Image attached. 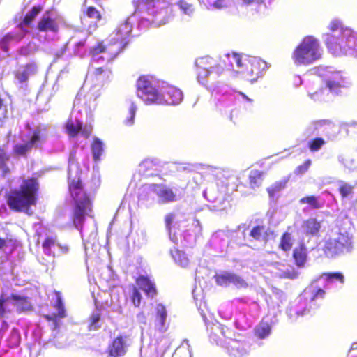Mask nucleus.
Instances as JSON below:
<instances>
[{
  "label": "nucleus",
  "instance_id": "1",
  "mask_svg": "<svg viewBox=\"0 0 357 357\" xmlns=\"http://www.w3.org/2000/svg\"><path fill=\"white\" fill-rule=\"evenodd\" d=\"M39 188V182L36 178L24 179L19 188L11 189L6 193L8 206L14 212L31 215V207L37 204Z\"/></svg>",
  "mask_w": 357,
  "mask_h": 357
},
{
  "label": "nucleus",
  "instance_id": "2",
  "mask_svg": "<svg viewBox=\"0 0 357 357\" xmlns=\"http://www.w3.org/2000/svg\"><path fill=\"white\" fill-rule=\"evenodd\" d=\"M68 192L73 200L70 220L79 230H82L86 217L93 211V199L84 188L80 178H68Z\"/></svg>",
  "mask_w": 357,
  "mask_h": 357
},
{
  "label": "nucleus",
  "instance_id": "3",
  "mask_svg": "<svg viewBox=\"0 0 357 357\" xmlns=\"http://www.w3.org/2000/svg\"><path fill=\"white\" fill-rule=\"evenodd\" d=\"M130 30L126 24L119 26L116 31V36L109 42L98 41L89 51V55L94 60H105L107 63L114 61L128 44Z\"/></svg>",
  "mask_w": 357,
  "mask_h": 357
},
{
  "label": "nucleus",
  "instance_id": "4",
  "mask_svg": "<svg viewBox=\"0 0 357 357\" xmlns=\"http://www.w3.org/2000/svg\"><path fill=\"white\" fill-rule=\"evenodd\" d=\"M231 59H233L236 62V66L241 68L239 72L244 75L247 80L251 82L257 81L268 68L266 62L259 58L249 56L242 60L241 56L239 54L231 52L227 54L220 61L223 64L222 66L220 63L218 64L221 71L233 69Z\"/></svg>",
  "mask_w": 357,
  "mask_h": 357
},
{
  "label": "nucleus",
  "instance_id": "5",
  "mask_svg": "<svg viewBox=\"0 0 357 357\" xmlns=\"http://www.w3.org/2000/svg\"><path fill=\"white\" fill-rule=\"evenodd\" d=\"M322 49L319 40L314 36L304 37L296 47L291 59L296 66H309L319 60L322 56Z\"/></svg>",
  "mask_w": 357,
  "mask_h": 357
},
{
  "label": "nucleus",
  "instance_id": "6",
  "mask_svg": "<svg viewBox=\"0 0 357 357\" xmlns=\"http://www.w3.org/2000/svg\"><path fill=\"white\" fill-rule=\"evenodd\" d=\"M226 337L224 326L221 324H213L210 327L209 338L211 342L216 344H222L226 341L225 347L229 354L234 357H242L246 353L244 344L236 339H227Z\"/></svg>",
  "mask_w": 357,
  "mask_h": 357
},
{
  "label": "nucleus",
  "instance_id": "7",
  "mask_svg": "<svg viewBox=\"0 0 357 357\" xmlns=\"http://www.w3.org/2000/svg\"><path fill=\"white\" fill-rule=\"evenodd\" d=\"M353 244L348 233H340L336 238H329L323 246L324 255L329 258L345 255L351 251Z\"/></svg>",
  "mask_w": 357,
  "mask_h": 357
},
{
  "label": "nucleus",
  "instance_id": "8",
  "mask_svg": "<svg viewBox=\"0 0 357 357\" xmlns=\"http://www.w3.org/2000/svg\"><path fill=\"white\" fill-rule=\"evenodd\" d=\"M137 89L139 97L146 104H158L160 102V93L147 76L142 75L138 78Z\"/></svg>",
  "mask_w": 357,
  "mask_h": 357
},
{
  "label": "nucleus",
  "instance_id": "9",
  "mask_svg": "<svg viewBox=\"0 0 357 357\" xmlns=\"http://www.w3.org/2000/svg\"><path fill=\"white\" fill-rule=\"evenodd\" d=\"M327 48L331 53L335 56L347 54L349 49H357V32L351 30V33L342 40V43H337V39L333 35L328 36Z\"/></svg>",
  "mask_w": 357,
  "mask_h": 357
},
{
  "label": "nucleus",
  "instance_id": "10",
  "mask_svg": "<svg viewBox=\"0 0 357 357\" xmlns=\"http://www.w3.org/2000/svg\"><path fill=\"white\" fill-rule=\"evenodd\" d=\"M129 346V335L119 334L108 344L106 353L109 357H121L126 354Z\"/></svg>",
  "mask_w": 357,
  "mask_h": 357
},
{
  "label": "nucleus",
  "instance_id": "11",
  "mask_svg": "<svg viewBox=\"0 0 357 357\" xmlns=\"http://www.w3.org/2000/svg\"><path fill=\"white\" fill-rule=\"evenodd\" d=\"M160 102L158 104H167L170 105H176L180 104L183 99L182 91L172 85H168L164 88L160 93Z\"/></svg>",
  "mask_w": 357,
  "mask_h": 357
},
{
  "label": "nucleus",
  "instance_id": "12",
  "mask_svg": "<svg viewBox=\"0 0 357 357\" xmlns=\"http://www.w3.org/2000/svg\"><path fill=\"white\" fill-rule=\"evenodd\" d=\"M56 245H59L56 236H47L44 238L41 247L43 252L47 257V259L42 257L40 261L41 264L45 266H48L54 262L55 254L53 250Z\"/></svg>",
  "mask_w": 357,
  "mask_h": 357
},
{
  "label": "nucleus",
  "instance_id": "13",
  "mask_svg": "<svg viewBox=\"0 0 357 357\" xmlns=\"http://www.w3.org/2000/svg\"><path fill=\"white\" fill-rule=\"evenodd\" d=\"M328 29L331 33L325 34L326 45L327 46V40L329 35H333L337 39V43H342V40H344L346 36H350L351 29L347 27H344L342 23L337 20H333L328 25Z\"/></svg>",
  "mask_w": 357,
  "mask_h": 357
},
{
  "label": "nucleus",
  "instance_id": "14",
  "mask_svg": "<svg viewBox=\"0 0 357 357\" xmlns=\"http://www.w3.org/2000/svg\"><path fill=\"white\" fill-rule=\"evenodd\" d=\"M215 283L218 286L227 287L230 284H233L236 286H243L245 282L243 278L240 276L230 272H222L220 273H216L213 276Z\"/></svg>",
  "mask_w": 357,
  "mask_h": 357
},
{
  "label": "nucleus",
  "instance_id": "15",
  "mask_svg": "<svg viewBox=\"0 0 357 357\" xmlns=\"http://www.w3.org/2000/svg\"><path fill=\"white\" fill-rule=\"evenodd\" d=\"M54 294L56 296V299L53 306L58 310V312L57 313H52L51 314H45L43 315V317L48 321H52L54 325V328L56 329L59 327L58 320L66 317V314L60 292L55 291Z\"/></svg>",
  "mask_w": 357,
  "mask_h": 357
},
{
  "label": "nucleus",
  "instance_id": "16",
  "mask_svg": "<svg viewBox=\"0 0 357 357\" xmlns=\"http://www.w3.org/2000/svg\"><path fill=\"white\" fill-rule=\"evenodd\" d=\"M138 289L144 291L147 298H153L158 294V290L155 282L148 276L139 275L135 279Z\"/></svg>",
  "mask_w": 357,
  "mask_h": 357
},
{
  "label": "nucleus",
  "instance_id": "17",
  "mask_svg": "<svg viewBox=\"0 0 357 357\" xmlns=\"http://www.w3.org/2000/svg\"><path fill=\"white\" fill-rule=\"evenodd\" d=\"M47 12L39 20L36 29L40 32L57 33L59 29V24L54 18L51 17Z\"/></svg>",
  "mask_w": 357,
  "mask_h": 357
},
{
  "label": "nucleus",
  "instance_id": "18",
  "mask_svg": "<svg viewBox=\"0 0 357 357\" xmlns=\"http://www.w3.org/2000/svg\"><path fill=\"white\" fill-rule=\"evenodd\" d=\"M195 65L199 76L206 77L215 68V61L209 56L200 57L196 60Z\"/></svg>",
  "mask_w": 357,
  "mask_h": 357
},
{
  "label": "nucleus",
  "instance_id": "19",
  "mask_svg": "<svg viewBox=\"0 0 357 357\" xmlns=\"http://www.w3.org/2000/svg\"><path fill=\"white\" fill-rule=\"evenodd\" d=\"M155 312L154 317L155 328L160 332L167 330L168 325L166 324L167 312L165 305L158 303L155 306Z\"/></svg>",
  "mask_w": 357,
  "mask_h": 357
},
{
  "label": "nucleus",
  "instance_id": "20",
  "mask_svg": "<svg viewBox=\"0 0 357 357\" xmlns=\"http://www.w3.org/2000/svg\"><path fill=\"white\" fill-rule=\"evenodd\" d=\"M325 84L330 92L335 94H338L342 88L346 87L344 79L339 73H333L325 80Z\"/></svg>",
  "mask_w": 357,
  "mask_h": 357
},
{
  "label": "nucleus",
  "instance_id": "21",
  "mask_svg": "<svg viewBox=\"0 0 357 357\" xmlns=\"http://www.w3.org/2000/svg\"><path fill=\"white\" fill-rule=\"evenodd\" d=\"M9 298L13 301V304L16 307V310L19 313L33 310V305L28 296L12 294Z\"/></svg>",
  "mask_w": 357,
  "mask_h": 357
},
{
  "label": "nucleus",
  "instance_id": "22",
  "mask_svg": "<svg viewBox=\"0 0 357 357\" xmlns=\"http://www.w3.org/2000/svg\"><path fill=\"white\" fill-rule=\"evenodd\" d=\"M294 264L298 267H304L307 260V252L304 243L298 244L292 252Z\"/></svg>",
  "mask_w": 357,
  "mask_h": 357
},
{
  "label": "nucleus",
  "instance_id": "23",
  "mask_svg": "<svg viewBox=\"0 0 357 357\" xmlns=\"http://www.w3.org/2000/svg\"><path fill=\"white\" fill-rule=\"evenodd\" d=\"M303 227L306 235L317 236L319 234L321 225V222L315 218H310L303 222Z\"/></svg>",
  "mask_w": 357,
  "mask_h": 357
},
{
  "label": "nucleus",
  "instance_id": "24",
  "mask_svg": "<svg viewBox=\"0 0 357 357\" xmlns=\"http://www.w3.org/2000/svg\"><path fill=\"white\" fill-rule=\"evenodd\" d=\"M66 132L70 137H75L81 132L82 123L78 120L68 119L65 124Z\"/></svg>",
  "mask_w": 357,
  "mask_h": 357
},
{
  "label": "nucleus",
  "instance_id": "25",
  "mask_svg": "<svg viewBox=\"0 0 357 357\" xmlns=\"http://www.w3.org/2000/svg\"><path fill=\"white\" fill-rule=\"evenodd\" d=\"M294 237L292 234L288 231L282 233L280 238L278 248L285 252H289L294 245Z\"/></svg>",
  "mask_w": 357,
  "mask_h": 357
},
{
  "label": "nucleus",
  "instance_id": "26",
  "mask_svg": "<svg viewBox=\"0 0 357 357\" xmlns=\"http://www.w3.org/2000/svg\"><path fill=\"white\" fill-rule=\"evenodd\" d=\"M158 163L153 159L146 158L139 164V171L147 176L153 175L158 171Z\"/></svg>",
  "mask_w": 357,
  "mask_h": 357
},
{
  "label": "nucleus",
  "instance_id": "27",
  "mask_svg": "<svg viewBox=\"0 0 357 357\" xmlns=\"http://www.w3.org/2000/svg\"><path fill=\"white\" fill-rule=\"evenodd\" d=\"M157 195L163 203L174 202L177 200L176 195L173 190L167 186H162Z\"/></svg>",
  "mask_w": 357,
  "mask_h": 357
},
{
  "label": "nucleus",
  "instance_id": "28",
  "mask_svg": "<svg viewBox=\"0 0 357 357\" xmlns=\"http://www.w3.org/2000/svg\"><path fill=\"white\" fill-rule=\"evenodd\" d=\"M254 332L259 339H264L271 334V326L268 322L261 321L255 327Z\"/></svg>",
  "mask_w": 357,
  "mask_h": 357
},
{
  "label": "nucleus",
  "instance_id": "29",
  "mask_svg": "<svg viewBox=\"0 0 357 357\" xmlns=\"http://www.w3.org/2000/svg\"><path fill=\"white\" fill-rule=\"evenodd\" d=\"M264 172L257 169H253L250 172L248 179L251 188H259L263 181Z\"/></svg>",
  "mask_w": 357,
  "mask_h": 357
},
{
  "label": "nucleus",
  "instance_id": "30",
  "mask_svg": "<svg viewBox=\"0 0 357 357\" xmlns=\"http://www.w3.org/2000/svg\"><path fill=\"white\" fill-rule=\"evenodd\" d=\"M43 6L41 5H36L32 7L31 10H29L24 16L22 24L29 26L35 18L38 15V14L42 11Z\"/></svg>",
  "mask_w": 357,
  "mask_h": 357
},
{
  "label": "nucleus",
  "instance_id": "31",
  "mask_svg": "<svg viewBox=\"0 0 357 357\" xmlns=\"http://www.w3.org/2000/svg\"><path fill=\"white\" fill-rule=\"evenodd\" d=\"M91 151L94 161L100 160V156L103 153V144L97 137L93 138L91 143Z\"/></svg>",
  "mask_w": 357,
  "mask_h": 357
},
{
  "label": "nucleus",
  "instance_id": "32",
  "mask_svg": "<svg viewBox=\"0 0 357 357\" xmlns=\"http://www.w3.org/2000/svg\"><path fill=\"white\" fill-rule=\"evenodd\" d=\"M25 70L23 72H17L15 75V78L20 82L23 83L28 80L29 73L35 72L36 66L35 63H28L25 66Z\"/></svg>",
  "mask_w": 357,
  "mask_h": 357
},
{
  "label": "nucleus",
  "instance_id": "33",
  "mask_svg": "<svg viewBox=\"0 0 357 357\" xmlns=\"http://www.w3.org/2000/svg\"><path fill=\"white\" fill-rule=\"evenodd\" d=\"M112 75V70L109 68L99 67L94 70L93 76L97 80L100 79L105 82L109 79Z\"/></svg>",
  "mask_w": 357,
  "mask_h": 357
},
{
  "label": "nucleus",
  "instance_id": "34",
  "mask_svg": "<svg viewBox=\"0 0 357 357\" xmlns=\"http://www.w3.org/2000/svg\"><path fill=\"white\" fill-rule=\"evenodd\" d=\"M299 203L301 204H307L313 209H319L323 206V204L319 200V197L314 195L305 196L299 200Z\"/></svg>",
  "mask_w": 357,
  "mask_h": 357
},
{
  "label": "nucleus",
  "instance_id": "35",
  "mask_svg": "<svg viewBox=\"0 0 357 357\" xmlns=\"http://www.w3.org/2000/svg\"><path fill=\"white\" fill-rule=\"evenodd\" d=\"M130 293L129 295L130 299L136 307H139L142 300V296L139 291V289L134 284L130 286Z\"/></svg>",
  "mask_w": 357,
  "mask_h": 357
},
{
  "label": "nucleus",
  "instance_id": "36",
  "mask_svg": "<svg viewBox=\"0 0 357 357\" xmlns=\"http://www.w3.org/2000/svg\"><path fill=\"white\" fill-rule=\"evenodd\" d=\"M82 17L100 21L102 19L100 12L94 6H88L82 10Z\"/></svg>",
  "mask_w": 357,
  "mask_h": 357
},
{
  "label": "nucleus",
  "instance_id": "37",
  "mask_svg": "<svg viewBox=\"0 0 357 357\" xmlns=\"http://www.w3.org/2000/svg\"><path fill=\"white\" fill-rule=\"evenodd\" d=\"M354 186L351 184L344 182L340 181L338 191L341 195L342 199L348 198L349 197H352L354 194Z\"/></svg>",
  "mask_w": 357,
  "mask_h": 357
},
{
  "label": "nucleus",
  "instance_id": "38",
  "mask_svg": "<svg viewBox=\"0 0 357 357\" xmlns=\"http://www.w3.org/2000/svg\"><path fill=\"white\" fill-rule=\"evenodd\" d=\"M172 255L175 261L181 266L185 267L188 265L189 260L182 251L176 249L172 251Z\"/></svg>",
  "mask_w": 357,
  "mask_h": 357
},
{
  "label": "nucleus",
  "instance_id": "39",
  "mask_svg": "<svg viewBox=\"0 0 357 357\" xmlns=\"http://www.w3.org/2000/svg\"><path fill=\"white\" fill-rule=\"evenodd\" d=\"M158 346V344L151 345L142 357H163L165 350Z\"/></svg>",
  "mask_w": 357,
  "mask_h": 357
},
{
  "label": "nucleus",
  "instance_id": "40",
  "mask_svg": "<svg viewBox=\"0 0 357 357\" xmlns=\"http://www.w3.org/2000/svg\"><path fill=\"white\" fill-rule=\"evenodd\" d=\"M44 140L41 130L37 128L33 131L32 135L28 142H26L32 148H37L38 144Z\"/></svg>",
  "mask_w": 357,
  "mask_h": 357
},
{
  "label": "nucleus",
  "instance_id": "41",
  "mask_svg": "<svg viewBox=\"0 0 357 357\" xmlns=\"http://www.w3.org/2000/svg\"><path fill=\"white\" fill-rule=\"evenodd\" d=\"M321 278H324L328 282H332L335 280L340 282L341 284L344 282V275L340 272L337 273H324Z\"/></svg>",
  "mask_w": 357,
  "mask_h": 357
},
{
  "label": "nucleus",
  "instance_id": "42",
  "mask_svg": "<svg viewBox=\"0 0 357 357\" xmlns=\"http://www.w3.org/2000/svg\"><path fill=\"white\" fill-rule=\"evenodd\" d=\"M137 106L135 103H131L129 107L128 116L123 120V124L126 126H130L134 124L135 117L137 112Z\"/></svg>",
  "mask_w": 357,
  "mask_h": 357
},
{
  "label": "nucleus",
  "instance_id": "43",
  "mask_svg": "<svg viewBox=\"0 0 357 357\" xmlns=\"http://www.w3.org/2000/svg\"><path fill=\"white\" fill-rule=\"evenodd\" d=\"M8 160L9 155H7L3 149H0V168L2 170L3 175L10 173V169L6 165V162Z\"/></svg>",
  "mask_w": 357,
  "mask_h": 357
},
{
  "label": "nucleus",
  "instance_id": "44",
  "mask_svg": "<svg viewBox=\"0 0 357 357\" xmlns=\"http://www.w3.org/2000/svg\"><path fill=\"white\" fill-rule=\"evenodd\" d=\"M33 148L27 143L18 144L14 146L13 151L18 155L25 156Z\"/></svg>",
  "mask_w": 357,
  "mask_h": 357
},
{
  "label": "nucleus",
  "instance_id": "45",
  "mask_svg": "<svg viewBox=\"0 0 357 357\" xmlns=\"http://www.w3.org/2000/svg\"><path fill=\"white\" fill-rule=\"evenodd\" d=\"M265 225H256L252 228L250 236L256 241H260L263 234L265 232Z\"/></svg>",
  "mask_w": 357,
  "mask_h": 357
},
{
  "label": "nucleus",
  "instance_id": "46",
  "mask_svg": "<svg viewBox=\"0 0 357 357\" xmlns=\"http://www.w3.org/2000/svg\"><path fill=\"white\" fill-rule=\"evenodd\" d=\"M286 182L278 181L266 189L270 197H273L276 193L284 188Z\"/></svg>",
  "mask_w": 357,
  "mask_h": 357
},
{
  "label": "nucleus",
  "instance_id": "47",
  "mask_svg": "<svg viewBox=\"0 0 357 357\" xmlns=\"http://www.w3.org/2000/svg\"><path fill=\"white\" fill-rule=\"evenodd\" d=\"M326 142L321 137H315L308 142V148L311 151H317L319 150Z\"/></svg>",
  "mask_w": 357,
  "mask_h": 357
},
{
  "label": "nucleus",
  "instance_id": "48",
  "mask_svg": "<svg viewBox=\"0 0 357 357\" xmlns=\"http://www.w3.org/2000/svg\"><path fill=\"white\" fill-rule=\"evenodd\" d=\"M298 276V272L294 267L283 271L280 274V278L289 280H295Z\"/></svg>",
  "mask_w": 357,
  "mask_h": 357
},
{
  "label": "nucleus",
  "instance_id": "49",
  "mask_svg": "<svg viewBox=\"0 0 357 357\" xmlns=\"http://www.w3.org/2000/svg\"><path fill=\"white\" fill-rule=\"evenodd\" d=\"M100 320V313H94L92 314L89 319V328L90 330H97L99 328L100 326L98 324L99 321Z\"/></svg>",
  "mask_w": 357,
  "mask_h": 357
},
{
  "label": "nucleus",
  "instance_id": "50",
  "mask_svg": "<svg viewBox=\"0 0 357 357\" xmlns=\"http://www.w3.org/2000/svg\"><path fill=\"white\" fill-rule=\"evenodd\" d=\"M311 160H306L303 164L298 165L294 170V174L296 175H302L305 173H306L310 165H311Z\"/></svg>",
  "mask_w": 357,
  "mask_h": 357
},
{
  "label": "nucleus",
  "instance_id": "51",
  "mask_svg": "<svg viewBox=\"0 0 357 357\" xmlns=\"http://www.w3.org/2000/svg\"><path fill=\"white\" fill-rule=\"evenodd\" d=\"M178 5L179 8L182 10H183V12L185 14H190L192 12V5L188 3L187 1H185L184 0H180L178 2Z\"/></svg>",
  "mask_w": 357,
  "mask_h": 357
},
{
  "label": "nucleus",
  "instance_id": "52",
  "mask_svg": "<svg viewBox=\"0 0 357 357\" xmlns=\"http://www.w3.org/2000/svg\"><path fill=\"white\" fill-rule=\"evenodd\" d=\"M325 294H326V292L322 288L317 287L314 290L311 300L315 301L318 298H324Z\"/></svg>",
  "mask_w": 357,
  "mask_h": 357
},
{
  "label": "nucleus",
  "instance_id": "53",
  "mask_svg": "<svg viewBox=\"0 0 357 357\" xmlns=\"http://www.w3.org/2000/svg\"><path fill=\"white\" fill-rule=\"evenodd\" d=\"M174 219V215L173 213H168L165 217V227L169 232L172 230Z\"/></svg>",
  "mask_w": 357,
  "mask_h": 357
},
{
  "label": "nucleus",
  "instance_id": "54",
  "mask_svg": "<svg viewBox=\"0 0 357 357\" xmlns=\"http://www.w3.org/2000/svg\"><path fill=\"white\" fill-rule=\"evenodd\" d=\"M141 192L139 193V199L144 200L146 199L149 194V188L146 186H142L140 188Z\"/></svg>",
  "mask_w": 357,
  "mask_h": 357
},
{
  "label": "nucleus",
  "instance_id": "55",
  "mask_svg": "<svg viewBox=\"0 0 357 357\" xmlns=\"http://www.w3.org/2000/svg\"><path fill=\"white\" fill-rule=\"evenodd\" d=\"M6 300L3 297H0V317H3L6 313V309L5 307V303Z\"/></svg>",
  "mask_w": 357,
  "mask_h": 357
},
{
  "label": "nucleus",
  "instance_id": "56",
  "mask_svg": "<svg viewBox=\"0 0 357 357\" xmlns=\"http://www.w3.org/2000/svg\"><path fill=\"white\" fill-rule=\"evenodd\" d=\"M8 242V243H14L15 242V241L14 239H13V238L5 239V238H0V250L6 248Z\"/></svg>",
  "mask_w": 357,
  "mask_h": 357
},
{
  "label": "nucleus",
  "instance_id": "57",
  "mask_svg": "<svg viewBox=\"0 0 357 357\" xmlns=\"http://www.w3.org/2000/svg\"><path fill=\"white\" fill-rule=\"evenodd\" d=\"M214 7L218 9H221L227 7L226 0H216L213 3Z\"/></svg>",
  "mask_w": 357,
  "mask_h": 357
},
{
  "label": "nucleus",
  "instance_id": "58",
  "mask_svg": "<svg viewBox=\"0 0 357 357\" xmlns=\"http://www.w3.org/2000/svg\"><path fill=\"white\" fill-rule=\"evenodd\" d=\"M13 39V36L10 33H8L4 36L1 39V44H8V43Z\"/></svg>",
  "mask_w": 357,
  "mask_h": 357
},
{
  "label": "nucleus",
  "instance_id": "59",
  "mask_svg": "<svg viewBox=\"0 0 357 357\" xmlns=\"http://www.w3.org/2000/svg\"><path fill=\"white\" fill-rule=\"evenodd\" d=\"M243 3L245 5H250L253 3L259 4L264 1V0H241Z\"/></svg>",
  "mask_w": 357,
  "mask_h": 357
},
{
  "label": "nucleus",
  "instance_id": "60",
  "mask_svg": "<svg viewBox=\"0 0 357 357\" xmlns=\"http://www.w3.org/2000/svg\"><path fill=\"white\" fill-rule=\"evenodd\" d=\"M82 134L86 137L88 138L91 134V129H86V128H82L81 132Z\"/></svg>",
  "mask_w": 357,
  "mask_h": 357
},
{
  "label": "nucleus",
  "instance_id": "61",
  "mask_svg": "<svg viewBox=\"0 0 357 357\" xmlns=\"http://www.w3.org/2000/svg\"><path fill=\"white\" fill-rule=\"evenodd\" d=\"M137 318L138 319H142V320H145L146 319V316L144 314V312H140L137 314Z\"/></svg>",
  "mask_w": 357,
  "mask_h": 357
},
{
  "label": "nucleus",
  "instance_id": "62",
  "mask_svg": "<svg viewBox=\"0 0 357 357\" xmlns=\"http://www.w3.org/2000/svg\"><path fill=\"white\" fill-rule=\"evenodd\" d=\"M2 45V49L4 52H8V44L6 45V44H1Z\"/></svg>",
  "mask_w": 357,
  "mask_h": 357
},
{
  "label": "nucleus",
  "instance_id": "63",
  "mask_svg": "<svg viewBox=\"0 0 357 357\" xmlns=\"http://www.w3.org/2000/svg\"><path fill=\"white\" fill-rule=\"evenodd\" d=\"M173 357H181V356L179 355V354L176 353V354H174L173 355ZM184 357H188V354H185Z\"/></svg>",
  "mask_w": 357,
  "mask_h": 357
},
{
  "label": "nucleus",
  "instance_id": "64",
  "mask_svg": "<svg viewBox=\"0 0 357 357\" xmlns=\"http://www.w3.org/2000/svg\"><path fill=\"white\" fill-rule=\"evenodd\" d=\"M3 105V100L1 98H0V110L1 109Z\"/></svg>",
  "mask_w": 357,
  "mask_h": 357
}]
</instances>
